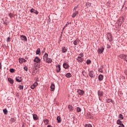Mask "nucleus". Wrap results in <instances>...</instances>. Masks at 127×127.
I'll list each match as a JSON object with an SVG mask.
<instances>
[{"label":"nucleus","mask_w":127,"mask_h":127,"mask_svg":"<svg viewBox=\"0 0 127 127\" xmlns=\"http://www.w3.org/2000/svg\"><path fill=\"white\" fill-rule=\"evenodd\" d=\"M34 86H35V87H37V86H38V83L37 82H35L33 84Z\"/></svg>","instance_id":"nucleus-41"},{"label":"nucleus","mask_w":127,"mask_h":127,"mask_svg":"<svg viewBox=\"0 0 127 127\" xmlns=\"http://www.w3.org/2000/svg\"><path fill=\"white\" fill-rule=\"evenodd\" d=\"M33 118L34 121H37L38 120V117L37 116V115L36 114H34L33 115Z\"/></svg>","instance_id":"nucleus-18"},{"label":"nucleus","mask_w":127,"mask_h":127,"mask_svg":"<svg viewBox=\"0 0 127 127\" xmlns=\"http://www.w3.org/2000/svg\"><path fill=\"white\" fill-rule=\"evenodd\" d=\"M77 93L78 95H80V96H82V95H84V93L85 92H84V91L79 89V90H77Z\"/></svg>","instance_id":"nucleus-6"},{"label":"nucleus","mask_w":127,"mask_h":127,"mask_svg":"<svg viewBox=\"0 0 127 127\" xmlns=\"http://www.w3.org/2000/svg\"><path fill=\"white\" fill-rule=\"evenodd\" d=\"M126 55L125 54H122V55H120L119 56L120 58H121V59H124L125 60V58H126Z\"/></svg>","instance_id":"nucleus-22"},{"label":"nucleus","mask_w":127,"mask_h":127,"mask_svg":"<svg viewBox=\"0 0 127 127\" xmlns=\"http://www.w3.org/2000/svg\"><path fill=\"white\" fill-rule=\"evenodd\" d=\"M9 16H10V17H13V14H9Z\"/></svg>","instance_id":"nucleus-47"},{"label":"nucleus","mask_w":127,"mask_h":127,"mask_svg":"<svg viewBox=\"0 0 127 127\" xmlns=\"http://www.w3.org/2000/svg\"><path fill=\"white\" fill-rule=\"evenodd\" d=\"M19 62L21 64H22V63H23L24 62V63L26 62V60H25V59H24L23 58H21V59L20 58V59H19Z\"/></svg>","instance_id":"nucleus-9"},{"label":"nucleus","mask_w":127,"mask_h":127,"mask_svg":"<svg viewBox=\"0 0 127 127\" xmlns=\"http://www.w3.org/2000/svg\"><path fill=\"white\" fill-rule=\"evenodd\" d=\"M68 108L69 111H73V106H72V105H68Z\"/></svg>","instance_id":"nucleus-30"},{"label":"nucleus","mask_w":127,"mask_h":127,"mask_svg":"<svg viewBox=\"0 0 127 127\" xmlns=\"http://www.w3.org/2000/svg\"><path fill=\"white\" fill-rule=\"evenodd\" d=\"M45 52V48L44 49V50L42 51V53H44Z\"/></svg>","instance_id":"nucleus-51"},{"label":"nucleus","mask_w":127,"mask_h":127,"mask_svg":"<svg viewBox=\"0 0 127 127\" xmlns=\"http://www.w3.org/2000/svg\"><path fill=\"white\" fill-rule=\"evenodd\" d=\"M65 76L67 78H71V77H72V74H71L70 73H68Z\"/></svg>","instance_id":"nucleus-26"},{"label":"nucleus","mask_w":127,"mask_h":127,"mask_svg":"<svg viewBox=\"0 0 127 127\" xmlns=\"http://www.w3.org/2000/svg\"><path fill=\"white\" fill-rule=\"evenodd\" d=\"M104 68V66L102 65L99 69V71L101 73H103V68Z\"/></svg>","instance_id":"nucleus-29"},{"label":"nucleus","mask_w":127,"mask_h":127,"mask_svg":"<svg viewBox=\"0 0 127 127\" xmlns=\"http://www.w3.org/2000/svg\"><path fill=\"white\" fill-rule=\"evenodd\" d=\"M98 95L99 97H103V95H104V93L103 92V91H101L99 90L98 91Z\"/></svg>","instance_id":"nucleus-13"},{"label":"nucleus","mask_w":127,"mask_h":127,"mask_svg":"<svg viewBox=\"0 0 127 127\" xmlns=\"http://www.w3.org/2000/svg\"><path fill=\"white\" fill-rule=\"evenodd\" d=\"M39 53H40V49L38 48V49H37V50L36 51L37 55H39Z\"/></svg>","instance_id":"nucleus-32"},{"label":"nucleus","mask_w":127,"mask_h":127,"mask_svg":"<svg viewBox=\"0 0 127 127\" xmlns=\"http://www.w3.org/2000/svg\"><path fill=\"white\" fill-rule=\"evenodd\" d=\"M47 127H52V126H50V125H48V126H47Z\"/></svg>","instance_id":"nucleus-52"},{"label":"nucleus","mask_w":127,"mask_h":127,"mask_svg":"<svg viewBox=\"0 0 127 127\" xmlns=\"http://www.w3.org/2000/svg\"><path fill=\"white\" fill-rule=\"evenodd\" d=\"M40 59L37 57H35L34 60V62H36V63H40Z\"/></svg>","instance_id":"nucleus-3"},{"label":"nucleus","mask_w":127,"mask_h":127,"mask_svg":"<svg viewBox=\"0 0 127 127\" xmlns=\"http://www.w3.org/2000/svg\"><path fill=\"white\" fill-rule=\"evenodd\" d=\"M3 112L4 113V115H7V110L5 109L3 110Z\"/></svg>","instance_id":"nucleus-34"},{"label":"nucleus","mask_w":127,"mask_h":127,"mask_svg":"<svg viewBox=\"0 0 127 127\" xmlns=\"http://www.w3.org/2000/svg\"><path fill=\"white\" fill-rule=\"evenodd\" d=\"M119 127H125V125L123 124H120Z\"/></svg>","instance_id":"nucleus-46"},{"label":"nucleus","mask_w":127,"mask_h":127,"mask_svg":"<svg viewBox=\"0 0 127 127\" xmlns=\"http://www.w3.org/2000/svg\"><path fill=\"white\" fill-rule=\"evenodd\" d=\"M78 13L79 12H78V11H75L73 13L72 17L73 18L75 17L76 15L78 14Z\"/></svg>","instance_id":"nucleus-19"},{"label":"nucleus","mask_w":127,"mask_h":127,"mask_svg":"<svg viewBox=\"0 0 127 127\" xmlns=\"http://www.w3.org/2000/svg\"><path fill=\"white\" fill-rule=\"evenodd\" d=\"M124 60L127 63V55L126 56V58L124 59Z\"/></svg>","instance_id":"nucleus-49"},{"label":"nucleus","mask_w":127,"mask_h":127,"mask_svg":"<svg viewBox=\"0 0 127 127\" xmlns=\"http://www.w3.org/2000/svg\"><path fill=\"white\" fill-rule=\"evenodd\" d=\"M57 120L58 121V123L59 124H60V123H61V118H60V117L58 116L57 118Z\"/></svg>","instance_id":"nucleus-27"},{"label":"nucleus","mask_w":127,"mask_h":127,"mask_svg":"<svg viewBox=\"0 0 127 127\" xmlns=\"http://www.w3.org/2000/svg\"><path fill=\"white\" fill-rule=\"evenodd\" d=\"M35 86L33 84L31 86V89H32V90H34V89H35Z\"/></svg>","instance_id":"nucleus-44"},{"label":"nucleus","mask_w":127,"mask_h":127,"mask_svg":"<svg viewBox=\"0 0 127 127\" xmlns=\"http://www.w3.org/2000/svg\"><path fill=\"white\" fill-rule=\"evenodd\" d=\"M86 5H87V6H90L91 5V3H90V2H87V3H86Z\"/></svg>","instance_id":"nucleus-45"},{"label":"nucleus","mask_w":127,"mask_h":127,"mask_svg":"<svg viewBox=\"0 0 127 127\" xmlns=\"http://www.w3.org/2000/svg\"><path fill=\"white\" fill-rule=\"evenodd\" d=\"M69 25V23H67V24H66L64 26V27L63 30H64V29H65V27H67L68 26V25Z\"/></svg>","instance_id":"nucleus-38"},{"label":"nucleus","mask_w":127,"mask_h":127,"mask_svg":"<svg viewBox=\"0 0 127 127\" xmlns=\"http://www.w3.org/2000/svg\"><path fill=\"white\" fill-rule=\"evenodd\" d=\"M98 79L99 81H102L103 79H104V76L102 74L99 75L98 76Z\"/></svg>","instance_id":"nucleus-21"},{"label":"nucleus","mask_w":127,"mask_h":127,"mask_svg":"<svg viewBox=\"0 0 127 127\" xmlns=\"http://www.w3.org/2000/svg\"><path fill=\"white\" fill-rule=\"evenodd\" d=\"M119 120H124V115L122 114H120L118 117Z\"/></svg>","instance_id":"nucleus-24"},{"label":"nucleus","mask_w":127,"mask_h":127,"mask_svg":"<svg viewBox=\"0 0 127 127\" xmlns=\"http://www.w3.org/2000/svg\"><path fill=\"white\" fill-rule=\"evenodd\" d=\"M44 123L45 125H48L49 124V120L47 119L44 120Z\"/></svg>","instance_id":"nucleus-25"},{"label":"nucleus","mask_w":127,"mask_h":127,"mask_svg":"<svg viewBox=\"0 0 127 127\" xmlns=\"http://www.w3.org/2000/svg\"><path fill=\"white\" fill-rule=\"evenodd\" d=\"M76 111H77V113H80V112H81V108H80V107H77Z\"/></svg>","instance_id":"nucleus-35"},{"label":"nucleus","mask_w":127,"mask_h":127,"mask_svg":"<svg viewBox=\"0 0 127 127\" xmlns=\"http://www.w3.org/2000/svg\"><path fill=\"white\" fill-rule=\"evenodd\" d=\"M15 80L17 82L20 83V82H22V77H16Z\"/></svg>","instance_id":"nucleus-4"},{"label":"nucleus","mask_w":127,"mask_h":127,"mask_svg":"<svg viewBox=\"0 0 127 127\" xmlns=\"http://www.w3.org/2000/svg\"><path fill=\"white\" fill-rule=\"evenodd\" d=\"M63 66L64 69H68V68H69V65L66 63L64 64Z\"/></svg>","instance_id":"nucleus-20"},{"label":"nucleus","mask_w":127,"mask_h":127,"mask_svg":"<svg viewBox=\"0 0 127 127\" xmlns=\"http://www.w3.org/2000/svg\"><path fill=\"white\" fill-rule=\"evenodd\" d=\"M117 125H122L123 123L122 122V121H121V120L119 119L117 121Z\"/></svg>","instance_id":"nucleus-28"},{"label":"nucleus","mask_w":127,"mask_h":127,"mask_svg":"<svg viewBox=\"0 0 127 127\" xmlns=\"http://www.w3.org/2000/svg\"><path fill=\"white\" fill-rule=\"evenodd\" d=\"M85 127H93L91 124H86Z\"/></svg>","instance_id":"nucleus-36"},{"label":"nucleus","mask_w":127,"mask_h":127,"mask_svg":"<svg viewBox=\"0 0 127 127\" xmlns=\"http://www.w3.org/2000/svg\"><path fill=\"white\" fill-rule=\"evenodd\" d=\"M107 103H112L113 102V100L111 99H108L106 100Z\"/></svg>","instance_id":"nucleus-33"},{"label":"nucleus","mask_w":127,"mask_h":127,"mask_svg":"<svg viewBox=\"0 0 127 127\" xmlns=\"http://www.w3.org/2000/svg\"><path fill=\"white\" fill-rule=\"evenodd\" d=\"M89 76L91 78H94V77H95V75H94V72H93V71H89Z\"/></svg>","instance_id":"nucleus-10"},{"label":"nucleus","mask_w":127,"mask_h":127,"mask_svg":"<svg viewBox=\"0 0 127 127\" xmlns=\"http://www.w3.org/2000/svg\"><path fill=\"white\" fill-rule=\"evenodd\" d=\"M24 70H25V71H28V68L27 66H24Z\"/></svg>","instance_id":"nucleus-43"},{"label":"nucleus","mask_w":127,"mask_h":127,"mask_svg":"<svg viewBox=\"0 0 127 127\" xmlns=\"http://www.w3.org/2000/svg\"><path fill=\"white\" fill-rule=\"evenodd\" d=\"M77 8H78V6H75L73 9V10H76V9H77Z\"/></svg>","instance_id":"nucleus-50"},{"label":"nucleus","mask_w":127,"mask_h":127,"mask_svg":"<svg viewBox=\"0 0 127 127\" xmlns=\"http://www.w3.org/2000/svg\"><path fill=\"white\" fill-rule=\"evenodd\" d=\"M87 64H91V61L90 60H87L86 62Z\"/></svg>","instance_id":"nucleus-42"},{"label":"nucleus","mask_w":127,"mask_h":127,"mask_svg":"<svg viewBox=\"0 0 127 127\" xmlns=\"http://www.w3.org/2000/svg\"><path fill=\"white\" fill-rule=\"evenodd\" d=\"M10 122H11V124L14 123L15 122V119L14 118H11L10 120Z\"/></svg>","instance_id":"nucleus-31"},{"label":"nucleus","mask_w":127,"mask_h":127,"mask_svg":"<svg viewBox=\"0 0 127 127\" xmlns=\"http://www.w3.org/2000/svg\"><path fill=\"white\" fill-rule=\"evenodd\" d=\"M105 50V48L104 47H101L98 50V54H102L104 52V50Z\"/></svg>","instance_id":"nucleus-2"},{"label":"nucleus","mask_w":127,"mask_h":127,"mask_svg":"<svg viewBox=\"0 0 127 127\" xmlns=\"http://www.w3.org/2000/svg\"><path fill=\"white\" fill-rule=\"evenodd\" d=\"M48 58V54L46 53L43 56V59L44 61H45V60H46Z\"/></svg>","instance_id":"nucleus-14"},{"label":"nucleus","mask_w":127,"mask_h":127,"mask_svg":"<svg viewBox=\"0 0 127 127\" xmlns=\"http://www.w3.org/2000/svg\"><path fill=\"white\" fill-rule=\"evenodd\" d=\"M30 12H32V13L33 12V13H35V14H38V13H39V12L38 11H37V10H36L34 8H32L30 10Z\"/></svg>","instance_id":"nucleus-8"},{"label":"nucleus","mask_w":127,"mask_h":127,"mask_svg":"<svg viewBox=\"0 0 127 127\" xmlns=\"http://www.w3.org/2000/svg\"><path fill=\"white\" fill-rule=\"evenodd\" d=\"M46 62H47V63H52V59L48 58L46 60Z\"/></svg>","instance_id":"nucleus-17"},{"label":"nucleus","mask_w":127,"mask_h":127,"mask_svg":"<svg viewBox=\"0 0 127 127\" xmlns=\"http://www.w3.org/2000/svg\"><path fill=\"white\" fill-rule=\"evenodd\" d=\"M20 38L21 40H23L24 41H27V38H26V36L24 35H21Z\"/></svg>","instance_id":"nucleus-7"},{"label":"nucleus","mask_w":127,"mask_h":127,"mask_svg":"<svg viewBox=\"0 0 127 127\" xmlns=\"http://www.w3.org/2000/svg\"><path fill=\"white\" fill-rule=\"evenodd\" d=\"M76 60L78 61V62H83V59H82L81 57H78L76 59Z\"/></svg>","instance_id":"nucleus-15"},{"label":"nucleus","mask_w":127,"mask_h":127,"mask_svg":"<svg viewBox=\"0 0 127 127\" xmlns=\"http://www.w3.org/2000/svg\"><path fill=\"white\" fill-rule=\"evenodd\" d=\"M50 88H51V91L52 92H53V91L55 90V84H54V83H52L50 86Z\"/></svg>","instance_id":"nucleus-5"},{"label":"nucleus","mask_w":127,"mask_h":127,"mask_svg":"<svg viewBox=\"0 0 127 127\" xmlns=\"http://www.w3.org/2000/svg\"><path fill=\"white\" fill-rule=\"evenodd\" d=\"M1 64L0 63V69H1V66H0Z\"/></svg>","instance_id":"nucleus-53"},{"label":"nucleus","mask_w":127,"mask_h":127,"mask_svg":"<svg viewBox=\"0 0 127 127\" xmlns=\"http://www.w3.org/2000/svg\"><path fill=\"white\" fill-rule=\"evenodd\" d=\"M14 71L15 70L13 68H11L9 69V71L10 72V73H13Z\"/></svg>","instance_id":"nucleus-37"},{"label":"nucleus","mask_w":127,"mask_h":127,"mask_svg":"<svg viewBox=\"0 0 127 127\" xmlns=\"http://www.w3.org/2000/svg\"><path fill=\"white\" fill-rule=\"evenodd\" d=\"M80 43V40L79 39H76L74 42L73 44L74 45H78V44Z\"/></svg>","instance_id":"nucleus-11"},{"label":"nucleus","mask_w":127,"mask_h":127,"mask_svg":"<svg viewBox=\"0 0 127 127\" xmlns=\"http://www.w3.org/2000/svg\"><path fill=\"white\" fill-rule=\"evenodd\" d=\"M10 38L9 37L7 38V42H9V41H10Z\"/></svg>","instance_id":"nucleus-48"},{"label":"nucleus","mask_w":127,"mask_h":127,"mask_svg":"<svg viewBox=\"0 0 127 127\" xmlns=\"http://www.w3.org/2000/svg\"><path fill=\"white\" fill-rule=\"evenodd\" d=\"M108 48H111V46H109V47H108Z\"/></svg>","instance_id":"nucleus-54"},{"label":"nucleus","mask_w":127,"mask_h":127,"mask_svg":"<svg viewBox=\"0 0 127 127\" xmlns=\"http://www.w3.org/2000/svg\"><path fill=\"white\" fill-rule=\"evenodd\" d=\"M107 39L111 42V41H113V36H112V34L110 33H108L107 34Z\"/></svg>","instance_id":"nucleus-1"},{"label":"nucleus","mask_w":127,"mask_h":127,"mask_svg":"<svg viewBox=\"0 0 127 127\" xmlns=\"http://www.w3.org/2000/svg\"><path fill=\"white\" fill-rule=\"evenodd\" d=\"M56 71H57V73H59V72H60V71H61V67L60 65L59 64L57 66Z\"/></svg>","instance_id":"nucleus-12"},{"label":"nucleus","mask_w":127,"mask_h":127,"mask_svg":"<svg viewBox=\"0 0 127 127\" xmlns=\"http://www.w3.org/2000/svg\"><path fill=\"white\" fill-rule=\"evenodd\" d=\"M83 56H84V54H83V53H81L79 55V57H81V58H82V57H83Z\"/></svg>","instance_id":"nucleus-40"},{"label":"nucleus","mask_w":127,"mask_h":127,"mask_svg":"<svg viewBox=\"0 0 127 127\" xmlns=\"http://www.w3.org/2000/svg\"><path fill=\"white\" fill-rule=\"evenodd\" d=\"M67 51H68V48H66L65 47L63 48L62 52L63 53H66Z\"/></svg>","instance_id":"nucleus-16"},{"label":"nucleus","mask_w":127,"mask_h":127,"mask_svg":"<svg viewBox=\"0 0 127 127\" xmlns=\"http://www.w3.org/2000/svg\"><path fill=\"white\" fill-rule=\"evenodd\" d=\"M8 80L9 81L10 84H11V85H12L13 84V79H11V78H8Z\"/></svg>","instance_id":"nucleus-23"},{"label":"nucleus","mask_w":127,"mask_h":127,"mask_svg":"<svg viewBox=\"0 0 127 127\" xmlns=\"http://www.w3.org/2000/svg\"><path fill=\"white\" fill-rule=\"evenodd\" d=\"M19 89L20 90H23V86H22V85H19Z\"/></svg>","instance_id":"nucleus-39"}]
</instances>
